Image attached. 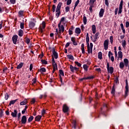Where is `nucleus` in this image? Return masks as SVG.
Wrapping results in <instances>:
<instances>
[{
    "instance_id": "obj_30",
    "label": "nucleus",
    "mask_w": 129,
    "mask_h": 129,
    "mask_svg": "<svg viewBox=\"0 0 129 129\" xmlns=\"http://www.w3.org/2000/svg\"><path fill=\"white\" fill-rule=\"evenodd\" d=\"M124 63L125 66H126V67H127V65H128V60L126 58L124 59Z\"/></svg>"
},
{
    "instance_id": "obj_54",
    "label": "nucleus",
    "mask_w": 129,
    "mask_h": 129,
    "mask_svg": "<svg viewBox=\"0 0 129 129\" xmlns=\"http://www.w3.org/2000/svg\"><path fill=\"white\" fill-rule=\"evenodd\" d=\"M64 21H65V17H62V18H61L59 23H60V24H61V23L62 22H64Z\"/></svg>"
},
{
    "instance_id": "obj_23",
    "label": "nucleus",
    "mask_w": 129,
    "mask_h": 129,
    "mask_svg": "<svg viewBox=\"0 0 129 129\" xmlns=\"http://www.w3.org/2000/svg\"><path fill=\"white\" fill-rule=\"evenodd\" d=\"M76 34H80L81 33V30L79 28H76L75 29Z\"/></svg>"
},
{
    "instance_id": "obj_8",
    "label": "nucleus",
    "mask_w": 129,
    "mask_h": 129,
    "mask_svg": "<svg viewBox=\"0 0 129 129\" xmlns=\"http://www.w3.org/2000/svg\"><path fill=\"white\" fill-rule=\"evenodd\" d=\"M18 36L17 35H14L12 37V41L15 45L17 44V41H18Z\"/></svg>"
},
{
    "instance_id": "obj_33",
    "label": "nucleus",
    "mask_w": 129,
    "mask_h": 129,
    "mask_svg": "<svg viewBox=\"0 0 129 129\" xmlns=\"http://www.w3.org/2000/svg\"><path fill=\"white\" fill-rule=\"evenodd\" d=\"M98 57L100 60L102 59V53L101 52H99L98 54Z\"/></svg>"
},
{
    "instance_id": "obj_62",
    "label": "nucleus",
    "mask_w": 129,
    "mask_h": 129,
    "mask_svg": "<svg viewBox=\"0 0 129 129\" xmlns=\"http://www.w3.org/2000/svg\"><path fill=\"white\" fill-rule=\"evenodd\" d=\"M118 11V8H116L115 9V15H117V11Z\"/></svg>"
},
{
    "instance_id": "obj_63",
    "label": "nucleus",
    "mask_w": 129,
    "mask_h": 129,
    "mask_svg": "<svg viewBox=\"0 0 129 129\" xmlns=\"http://www.w3.org/2000/svg\"><path fill=\"white\" fill-rule=\"evenodd\" d=\"M115 83H116L117 84V83H118V78H116L115 80Z\"/></svg>"
},
{
    "instance_id": "obj_59",
    "label": "nucleus",
    "mask_w": 129,
    "mask_h": 129,
    "mask_svg": "<svg viewBox=\"0 0 129 129\" xmlns=\"http://www.w3.org/2000/svg\"><path fill=\"white\" fill-rule=\"evenodd\" d=\"M31 102L32 104H34V103L36 102V100L35 99H32Z\"/></svg>"
},
{
    "instance_id": "obj_26",
    "label": "nucleus",
    "mask_w": 129,
    "mask_h": 129,
    "mask_svg": "<svg viewBox=\"0 0 129 129\" xmlns=\"http://www.w3.org/2000/svg\"><path fill=\"white\" fill-rule=\"evenodd\" d=\"M28 103L27 99H25L23 101L20 102V105H25Z\"/></svg>"
},
{
    "instance_id": "obj_49",
    "label": "nucleus",
    "mask_w": 129,
    "mask_h": 129,
    "mask_svg": "<svg viewBox=\"0 0 129 129\" xmlns=\"http://www.w3.org/2000/svg\"><path fill=\"white\" fill-rule=\"evenodd\" d=\"M41 62L42 63V64H48V62L45 60H41Z\"/></svg>"
},
{
    "instance_id": "obj_64",
    "label": "nucleus",
    "mask_w": 129,
    "mask_h": 129,
    "mask_svg": "<svg viewBox=\"0 0 129 129\" xmlns=\"http://www.w3.org/2000/svg\"><path fill=\"white\" fill-rule=\"evenodd\" d=\"M45 113H46V110H43L41 112L42 115H44V114H45Z\"/></svg>"
},
{
    "instance_id": "obj_35",
    "label": "nucleus",
    "mask_w": 129,
    "mask_h": 129,
    "mask_svg": "<svg viewBox=\"0 0 129 129\" xmlns=\"http://www.w3.org/2000/svg\"><path fill=\"white\" fill-rule=\"evenodd\" d=\"M68 58H69L70 60H74V57L72 55H68Z\"/></svg>"
},
{
    "instance_id": "obj_55",
    "label": "nucleus",
    "mask_w": 129,
    "mask_h": 129,
    "mask_svg": "<svg viewBox=\"0 0 129 129\" xmlns=\"http://www.w3.org/2000/svg\"><path fill=\"white\" fill-rule=\"evenodd\" d=\"M125 27H126V28H128L129 27V22H128V21H126L125 22Z\"/></svg>"
},
{
    "instance_id": "obj_19",
    "label": "nucleus",
    "mask_w": 129,
    "mask_h": 129,
    "mask_svg": "<svg viewBox=\"0 0 129 129\" xmlns=\"http://www.w3.org/2000/svg\"><path fill=\"white\" fill-rule=\"evenodd\" d=\"M71 41L73 42V45L75 46H77V42L75 41V37H72Z\"/></svg>"
},
{
    "instance_id": "obj_39",
    "label": "nucleus",
    "mask_w": 129,
    "mask_h": 129,
    "mask_svg": "<svg viewBox=\"0 0 129 129\" xmlns=\"http://www.w3.org/2000/svg\"><path fill=\"white\" fill-rule=\"evenodd\" d=\"M34 119V116H31L28 119V122H31Z\"/></svg>"
},
{
    "instance_id": "obj_38",
    "label": "nucleus",
    "mask_w": 129,
    "mask_h": 129,
    "mask_svg": "<svg viewBox=\"0 0 129 129\" xmlns=\"http://www.w3.org/2000/svg\"><path fill=\"white\" fill-rule=\"evenodd\" d=\"M119 67H120V69H122V68H123V67H124V64L123 63V62H120Z\"/></svg>"
},
{
    "instance_id": "obj_15",
    "label": "nucleus",
    "mask_w": 129,
    "mask_h": 129,
    "mask_svg": "<svg viewBox=\"0 0 129 129\" xmlns=\"http://www.w3.org/2000/svg\"><path fill=\"white\" fill-rule=\"evenodd\" d=\"M73 30H74V27L72 26V27L69 30V35H71L73 34Z\"/></svg>"
},
{
    "instance_id": "obj_50",
    "label": "nucleus",
    "mask_w": 129,
    "mask_h": 129,
    "mask_svg": "<svg viewBox=\"0 0 129 129\" xmlns=\"http://www.w3.org/2000/svg\"><path fill=\"white\" fill-rule=\"evenodd\" d=\"M112 55H113V54L112 53V52H111V51H109L108 52V57H109V58H110V56H112Z\"/></svg>"
},
{
    "instance_id": "obj_22",
    "label": "nucleus",
    "mask_w": 129,
    "mask_h": 129,
    "mask_svg": "<svg viewBox=\"0 0 129 129\" xmlns=\"http://www.w3.org/2000/svg\"><path fill=\"white\" fill-rule=\"evenodd\" d=\"M81 50H82V53L83 54H85V49H84V44L83 43L81 45Z\"/></svg>"
},
{
    "instance_id": "obj_56",
    "label": "nucleus",
    "mask_w": 129,
    "mask_h": 129,
    "mask_svg": "<svg viewBox=\"0 0 129 129\" xmlns=\"http://www.w3.org/2000/svg\"><path fill=\"white\" fill-rule=\"evenodd\" d=\"M86 41L87 45H88L89 44V37H86Z\"/></svg>"
},
{
    "instance_id": "obj_37",
    "label": "nucleus",
    "mask_w": 129,
    "mask_h": 129,
    "mask_svg": "<svg viewBox=\"0 0 129 129\" xmlns=\"http://www.w3.org/2000/svg\"><path fill=\"white\" fill-rule=\"evenodd\" d=\"M39 72L42 73V72H45L46 71V69L45 68H42L39 70Z\"/></svg>"
},
{
    "instance_id": "obj_36",
    "label": "nucleus",
    "mask_w": 129,
    "mask_h": 129,
    "mask_svg": "<svg viewBox=\"0 0 129 129\" xmlns=\"http://www.w3.org/2000/svg\"><path fill=\"white\" fill-rule=\"evenodd\" d=\"M72 123L73 124L74 128L75 129H76V120H73V122H72Z\"/></svg>"
},
{
    "instance_id": "obj_5",
    "label": "nucleus",
    "mask_w": 129,
    "mask_h": 129,
    "mask_svg": "<svg viewBox=\"0 0 129 129\" xmlns=\"http://www.w3.org/2000/svg\"><path fill=\"white\" fill-rule=\"evenodd\" d=\"M122 5H123V1L121 0L119 6L118 15H119V14L122 12Z\"/></svg>"
},
{
    "instance_id": "obj_29",
    "label": "nucleus",
    "mask_w": 129,
    "mask_h": 129,
    "mask_svg": "<svg viewBox=\"0 0 129 129\" xmlns=\"http://www.w3.org/2000/svg\"><path fill=\"white\" fill-rule=\"evenodd\" d=\"M17 100H18V99L11 100L9 103L10 106H11V105H12V104H15V103H16V102H17Z\"/></svg>"
},
{
    "instance_id": "obj_61",
    "label": "nucleus",
    "mask_w": 129,
    "mask_h": 129,
    "mask_svg": "<svg viewBox=\"0 0 129 129\" xmlns=\"http://www.w3.org/2000/svg\"><path fill=\"white\" fill-rule=\"evenodd\" d=\"M56 33H55V36H58V28H56L55 30Z\"/></svg>"
},
{
    "instance_id": "obj_42",
    "label": "nucleus",
    "mask_w": 129,
    "mask_h": 129,
    "mask_svg": "<svg viewBox=\"0 0 129 129\" xmlns=\"http://www.w3.org/2000/svg\"><path fill=\"white\" fill-rule=\"evenodd\" d=\"M70 69L72 72H74V67L72 65L70 66Z\"/></svg>"
},
{
    "instance_id": "obj_2",
    "label": "nucleus",
    "mask_w": 129,
    "mask_h": 129,
    "mask_svg": "<svg viewBox=\"0 0 129 129\" xmlns=\"http://www.w3.org/2000/svg\"><path fill=\"white\" fill-rule=\"evenodd\" d=\"M92 48H93V44L92 43H90V46L89 44H87V49H88V54H92Z\"/></svg>"
},
{
    "instance_id": "obj_1",
    "label": "nucleus",
    "mask_w": 129,
    "mask_h": 129,
    "mask_svg": "<svg viewBox=\"0 0 129 129\" xmlns=\"http://www.w3.org/2000/svg\"><path fill=\"white\" fill-rule=\"evenodd\" d=\"M62 5H63V4H62L61 2H59L56 7L55 10L56 14H55V16L57 17V18H59L60 15H61V12L60 11V10H61V7H62Z\"/></svg>"
},
{
    "instance_id": "obj_31",
    "label": "nucleus",
    "mask_w": 129,
    "mask_h": 129,
    "mask_svg": "<svg viewBox=\"0 0 129 129\" xmlns=\"http://www.w3.org/2000/svg\"><path fill=\"white\" fill-rule=\"evenodd\" d=\"M118 56L120 59H122V52L120 51H118Z\"/></svg>"
},
{
    "instance_id": "obj_57",
    "label": "nucleus",
    "mask_w": 129,
    "mask_h": 129,
    "mask_svg": "<svg viewBox=\"0 0 129 129\" xmlns=\"http://www.w3.org/2000/svg\"><path fill=\"white\" fill-rule=\"evenodd\" d=\"M32 70H33V64H31L30 65L29 70L30 71H32Z\"/></svg>"
},
{
    "instance_id": "obj_43",
    "label": "nucleus",
    "mask_w": 129,
    "mask_h": 129,
    "mask_svg": "<svg viewBox=\"0 0 129 129\" xmlns=\"http://www.w3.org/2000/svg\"><path fill=\"white\" fill-rule=\"evenodd\" d=\"M59 74L61 75V76H64V73L62 70H59Z\"/></svg>"
},
{
    "instance_id": "obj_28",
    "label": "nucleus",
    "mask_w": 129,
    "mask_h": 129,
    "mask_svg": "<svg viewBox=\"0 0 129 129\" xmlns=\"http://www.w3.org/2000/svg\"><path fill=\"white\" fill-rule=\"evenodd\" d=\"M24 66V63L23 62H21L19 63L18 66H17V69H21L22 67Z\"/></svg>"
},
{
    "instance_id": "obj_52",
    "label": "nucleus",
    "mask_w": 129,
    "mask_h": 129,
    "mask_svg": "<svg viewBox=\"0 0 129 129\" xmlns=\"http://www.w3.org/2000/svg\"><path fill=\"white\" fill-rule=\"evenodd\" d=\"M86 79H87V80L88 79H93L94 78V77L93 76H91V77H86Z\"/></svg>"
},
{
    "instance_id": "obj_16",
    "label": "nucleus",
    "mask_w": 129,
    "mask_h": 129,
    "mask_svg": "<svg viewBox=\"0 0 129 129\" xmlns=\"http://www.w3.org/2000/svg\"><path fill=\"white\" fill-rule=\"evenodd\" d=\"M99 32H97L95 34V35L94 36V42H96V40H97V38H99Z\"/></svg>"
},
{
    "instance_id": "obj_24",
    "label": "nucleus",
    "mask_w": 129,
    "mask_h": 129,
    "mask_svg": "<svg viewBox=\"0 0 129 129\" xmlns=\"http://www.w3.org/2000/svg\"><path fill=\"white\" fill-rule=\"evenodd\" d=\"M122 46L123 48H125V46H126V41H125V40H122Z\"/></svg>"
},
{
    "instance_id": "obj_9",
    "label": "nucleus",
    "mask_w": 129,
    "mask_h": 129,
    "mask_svg": "<svg viewBox=\"0 0 129 129\" xmlns=\"http://www.w3.org/2000/svg\"><path fill=\"white\" fill-rule=\"evenodd\" d=\"M69 110V107H68V106H67L66 104L63 105L62 111H63V112L64 113L68 112Z\"/></svg>"
},
{
    "instance_id": "obj_27",
    "label": "nucleus",
    "mask_w": 129,
    "mask_h": 129,
    "mask_svg": "<svg viewBox=\"0 0 129 129\" xmlns=\"http://www.w3.org/2000/svg\"><path fill=\"white\" fill-rule=\"evenodd\" d=\"M18 16L20 18L23 17L24 16V12L23 11H20L18 13Z\"/></svg>"
},
{
    "instance_id": "obj_34",
    "label": "nucleus",
    "mask_w": 129,
    "mask_h": 129,
    "mask_svg": "<svg viewBox=\"0 0 129 129\" xmlns=\"http://www.w3.org/2000/svg\"><path fill=\"white\" fill-rule=\"evenodd\" d=\"M53 69H55L56 70H58V67L57 66V63H52Z\"/></svg>"
},
{
    "instance_id": "obj_48",
    "label": "nucleus",
    "mask_w": 129,
    "mask_h": 129,
    "mask_svg": "<svg viewBox=\"0 0 129 129\" xmlns=\"http://www.w3.org/2000/svg\"><path fill=\"white\" fill-rule=\"evenodd\" d=\"M105 5H106L107 7H108V6H109V4L108 3V0H105Z\"/></svg>"
},
{
    "instance_id": "obj_46",
    "label": "nucleus",
    "mask_w": 129,
    "mask_h": 129,
    "mask_svg": "<svg viewBox=\"0 0 129 129\" xmlns=\"http://www.w3.org/2000/svg\"><path fill=\"white\" fill-rule=\"evenodd\" d=\"M5 99L6 100H8V99H9V94H8V93L5 94Z\"/></svg>"
},
{
    "instance_id": "obj_10",
    "label": "nucleus",
    "mask_w": 129,
    "mask_h": 129,
    "mask_svg": "<svg viewBox=\"0 0 129 129\" xmlns=\"http://www.w3.org/2000/svg\"><path fill=\"white\" fill-rule=\"evenodd\" d=\"M58 31H61L62 33H64V26L61 25V22H59L58 24Z\"/></svg>"
},
{
    "instance_id": "obj_18",
    "label": "nucleus",
    "mask_w": 129,
    "mask_h": 129,
    "mask_svg": "<svg viewBox=\"0 0 129 129\" xmlns=\"http://www.w3.org/2000/svg\"><path fill=\"white\" fill-rule=\"evenodd\" d=\"M18 35L20 37H23V35H24V31L22 29L19 30Z\"/></svg>"
},
{
    "instance_id": "obj_14",
    "label": "nucleus",
    "mask_w": 129,
    "mask_h": 129,
    "mask_svg": "<svg viewBox=\"0 0 129 129\" xmlns=\"http://www.w3.org/2000/svg\"><path fill=\"white\" fill-rule=\"evenodd\" d=\"M18 114V112L17 111V110H14V112H12L11 113V115L13 116V117H17V114Z\"/></svg>"
},
{
    "instance_id": "obj_21",
    "label": "nucleus",
    "mask_w": 129,
    "mask_h": 129,
    "mask_svg": "<svg viewBox=\"0 0 129 129\" xmlns=\"http://www.w3.org/2000/svg\"><path fill=\"white\" fill-rule=\"evenodd\" d=\"M92 32L94 34H95L96 32V27L95 26V25H93L92 26Z\"/></svg>"
},
{
    "instance_id": "obj_4",
    "label": "nucleus",
    "mask_w": 129,
    "mask_h": 129,
    "mask_svg": "<svg viewBox=\"0 0 129 129\" xmlns=\"http://www.w3.org/2000/svg\"><path fill=\"white\" fill-rule=\"evenodd\" d=\"M107 69L108 73H110V74H112V73H113V68L112 67H109V63L108 62L107 63Z\"/></svg>"
},
{
    "instance_id": "obj_17",
    "label": "nucleus",
    "mask_w": 129,
    "mask_h": 129,
    "mask_svg": "<svg viewBox=\"0 0 129 129\" xmlns=\"http://www.w3.org/2000/svg\"><path fill=\"white\" fill-rule=\"evenodd\" d=\"M41 118H42V115H37L35 117V120L36 121H40Z\"/></svg>"
},
{
    "instance_id": "obj_45",
    "label": "nucleus",
    "mask_w": 129,
    "mask_h": 129,
    "mask_svg": "<svg viewBox=\"0 0 129 129\" xmlns=\"http://www.w3.org/2000/svg\"><path fill=\"white\" fill-rule=\"evenodd\" d=\"M70 11V8L69 7H66V13H68Z\"/></svg>"
},
{
    "instance_id": "obj_25",
    "label": "nucleus",
    "mask_w": 129,
    "mask_h": 129,
    "mask_svg": "<svg viewBox=\"0 0 129 129\" xmlns=\"http://www.w3.org/2000/svg\"><path fill=\"white\" fill-rule=\"evenodd\" d=\"M111 93V94H112V95H114L115 93V89L114 88V85L112 86Z\"/></svg>"
},
{
    "instance_id": "obj_12",
    "label": "nucleus",
    "mask_w": 129,
    "mask_h": 129,
    "mask_svg": "<svg viewBox=\"0 0 129 129\" xmlns=\"http://www.w3.org/2000/svg\"><path fill=\"white\" fill-rule=\"evenodd\" d=\"M21 122L23 124H25L27 122V117L25 115L22 116Z\"/></svg>"
},
{
    "instance_id": "obj_11",
    "label": "nucleus",
    "mask_w": 129,
    "mask_h": 129,
    "mask_svg": "<svg viewBox=\"0 0 129 129\" xmlns=\"http://www.w3.org/2000/svg\"><path fill=\"white\" fill-rule=\"evenodd\" d=\"M108 39L105 40L104 42V47L105 50H107V49H108Z\"/></svg>"
},
{
    "instance_id": "obj_47",
    "label": "nucleus",
    "mask_w": 129,
    "mask_h": 129,
    "mask_svg": "<svg viewBox=\"0 0 129 129\" xmlns=\"http://www.w3.org/2000/svg\"><path fill=\"white\" fill-rule=\"evenodd\" d=\"M75 64H77L78 67H81V64L78 61H75Z\"/></svg>"
},
{
    "instance_id": "obj_60",
    "label": "nucleus",
    "mask_w": 129,
    "mask_h": 129,
    "mask_svg": "<svg viewBox=\"0 0 129 129\" xmlns=\"http://www.w3.org/2000/svg\"><path fill=\"white\" fill-rule=\"evenodd\" d=\"M95 2H96V0H90V3H91L92 5H93Z\"/></svg>"
},
{
    "instance_id": "obj_58",
    "label": "nucleus",
    "mask_w": 129,
    "mask_h": 129,
    "mask_svg": "<svg viewBox=\"0 0 129 129\" xmlns=\"http://www.w3.org/2000/svg\"><path fill=\"white\" fill-rule=\"evenodd\" d=\"M30 39L27 38L26 41V43L27 44H30Z\"/></svg>"
},
{
    "instance_id": "obj_13",
    "label": "nucleus",
    "mask_w": 129,
    "mask_h": 129,
    "mask_svg": "<svg viewBox=\"0 0 129 129\" xmlns=\"http://www.w3.org/2000/svg\"><path fill=\"white\" fill-rule=\"evenodd\" d=\"M104 14V10L103 9H101L99 16L100 18H102L103 17V14Z\"/></svg>"
},
{
    "instance_id": "obj_32",
    "label": "nucleus",
    "mask_w": 129,
    "mask_h": 129,
    "mask_svg": "<svg viewBox=\"0 0 129 129\" xmlns=\"http://www.w3.org/2000/svg\"><path fill=\"white\" fill-rule=\"evenodd\" d=\"M83 23L84 25H86V23H87V18L86 17L85 15H84Z\"/></svg>"
},
{
    "instance_id": "obj_6",
    "label": "nucleus",
    "mask_w": 129,
    "mask_h": 129,
    "mask_svg": "<svg viewBox=\"0 0 129 129\" xmlns=\"http://www.w3.org/2000/svg\"><path fill=\"white\" fill-rule=\"evenodd\" d=\"M46 27V23L45 22H43L40 25L39 27V31L41 33H43V29L45 28Z\"/></svg>"
},
{
    "instance_id": "obj_51",
    "label": "nucleus",
    "mask_w": 129,
    "mask_h": 129,
    "mask_svg": "<svg viewBox=\"0 0 129 129\" xmlns=\"http://www.w3.org/2000/svg\"><path fill=\"white\" fill-rule=\"evenodd\" d=\"M11 4H12V5H15L16 4V0H10Z\"/></svg>"
},
{
    "instance_id": "obj_40",
    "label": "nucleus",
    "mask_w": 129,
    "mask_h": 129,
    "mask_svg": "<svg viewBox=\"0 0 129 129\" xmlns=\"http://www.w3.org/2000/svg\"><path fill=\"white\" fill-rule=\"evenodd\" d=\"M79 0H77L75 3V7H74V10H75V9H76V7H77L78 6V4H79Z\"/></svg>"
},
{
    "instance_id": "obj_53",
    "label": "nucleus",
    "mask_w": 129,
    "mask_h": 129,
    "mask_svg": "<svg viewBox=\"0 0 129 129\" xmlns=\"http://www.w3.org/2000/svg\"><path fill=\"white\" fill-rule=\"evenodd\" d=\"M20 28H21V29H24V23H20Z\"/></svg>"
},
{
    "instance_id": "obj_7",
    "label": "nucleus",
    "mask_w": 129,
    "mask_h": 129,
    "mask_svg": "<svg viewBox=\"0 0 129 129\" xmlns=\"http://www.w3.org/2000/svg\"><path fill=\"white\" fill-rule=\"evenodd\" d=\"M52 57H54L55 59H58V53L55 50V48H52Z\"/></svg>"
},
{
    "instance_id": "obj_44",
    "label": "nucleus",
    "mask_w": 129,
    "mask_h": 129,
    "mask_svg": "<svg viewBox=\"0 0 129 129\" xmlns=\"http://www.w3.org/2000/svg\"><path fill=\"white\" fill-rule=\"evenodd\" d=\"M72 2V0H68L67 2V6H69V5H71Z\"/></svg>"
},
{
    "instance_id": "obj_3",
    "label": "nucleus",
    "mask_w": 129,
    "mask_h": 129,
    "mask_svg": "<svg viewBox=\"0 0 129 129\" xmlns=\"http://www.w3.org/2000/svg\"><path fill=\"white\" fill-rule=\"evenodd\" d=\"M125 83L126 85L125 87V94H124V97H126L127 95H128V84H127V80H125Z\"/></svg>"
},
{
    "instance_id": "obj_20",
    "label": "nucleus",
    "mask_w": 129,
    "mask_h": 129,
    "mask_svg": "<svg viewBox=\"0 0 129 129\" xmlns=\"http://www.w3.org/2000/svg\"><path fill=\"white\" fill-rule=\"evenodd\" d=\"M35 27V23L33 22H31L29 23V28L30 29H33Z\"/></svg>"
},
{
    "instance_id": "obj_41",
    "label": "nucleus",
    "mask_w": 129,
    "mask_h": 129,
    "mask_svg": "<svg viewBox=\"0 0 129 129\" xmlns=\"http://www.w3.org/2000/svg\"><path fill=\"white\" fill-rule=\"evenodd\" d=\"M83 68H84L85 71H87L88 67L87 66V64H84Z\"/></svg>"
}]
</instances>
